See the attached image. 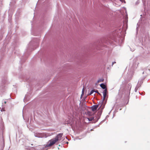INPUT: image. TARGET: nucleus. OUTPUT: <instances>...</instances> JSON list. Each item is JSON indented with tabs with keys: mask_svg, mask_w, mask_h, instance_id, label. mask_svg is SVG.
Returning a JSON list of instances; mask_svg holds the SVG:
<instances>
[{
	"mask_svg": "<svg viewBox=\"0 0 150 150\" xmlns=\"http://www.w3.org/2000/svg\"><path fill=\"white\" fill-rule=\"evenodd\" d=\"M62 134H59L55 138L49 140L48 144L45 146V147H47L52 146L57 142L58 140H60L61 139V137H62Z\"/></svg>",
	"mask_w": 150,
	"mask_h": 150,
	"instance_id": "f257e3e1",
	"label": "nucleus"
},
{
	"mask_svg": "<svg viewBox=\"0 0 150 150\" xmlns=\"http://www.w3.org/2000/svg\"><path fill=\"white\" fill-rule=\"evenodd\" d=\"M6 102H5V104H6Z\"/></svg>",
	"mask_w": 150,
	"mask_h": 150,
	"instance_id": "ddd939ff",
	"label": "nucleus"
},
{
	"mask_svg": "<svg viewBox=\"0 0 150 150\" xmlns=\"http://www.w3.org/2000/svg\"><path fill=\"white\" fill-rule=\"evenodd\" d=\"M107 89H105L103 91V100H104L106 96L107 93Z\"/></svg>",
	"mask_w": 150,
	"mask_h": 150,
	"instance_id": "7ed1b4c3",
	"label": "nucleus"
},
{
	"mask_svg": "<svg viewBox=\"0 0 150 150\" xmlns=\"http://www.w3.org/2000/svg\"><path fill=\"white\" fill-rule=\"evenodd\" d=\"M122 2H124L125 3V0H120Z\"/></svg>",
	"mask_w": 150,
	"mask_h": 150,
	"instance_id": "9d476101",
	"label": "nucleus"
},
{
	"mask_svg": "<svg viewBox=\"0 0 150 150\" xmlns=\"http://www.w3.org/2000/svg\"><path fill=\"white\" fill-rule=\"evenodd\" d=\"M96 92L98 93L99 94V95H100V94L98 92V91L97 90L96 91Z\"/></svg>",
	"mask_w": 150,
	"mask_h": 150,
	"instance_id": "9b49d317",
	"label": "nucleus"
},
{
	"mask_svg": "<svg viewBox=\"0 0 150 150\" xmlns=\"http://www.w3.org/2000/svg\"><path fill=\"white\" fill-rule=\"evenodd\" d=\"M84 88H83V89L82 91V94L81 96L83 95V94H84Z\"/></svg>",
	"mask_w": 150,
	"mask_h": 150,
	"instance_id": "6e6552de",
	"label": "nucleus"
},
{
	"mask_svg": "<svg viewBox=\"0 0 150 150\" xmlns=\"http://www.w3.org/2000/svg\"><path fill=\"white\" fill-rule=\"evenodd\" d=\"M94 92V90H92L90 92V95H91V94H92Z\"/></svg>",
	"mask_w": 150,
	"mask_h": 150,
	"instance_id": "1a4fd4ad",
	"label": "nucleus"
},
{
	"mask_svg": "<svg viewBox=\"0 0 150 150\" xmlns=\"http://www.w3.org/2000/svg\"><path fill=\"white\" fill-rule=\"evenodd\" d=\"M28 100L27 99V98L26 97V96H25L24 99V102H26Z\"/></svg>",
	"mask_w": 150,
	"mask_h": 150,
	"instance_id": "423d86ee",
	"label": "nucleus"
},
{
	"mask_svg": "<svg viewBox=\"0 0 150 150\" xmlns=\"http://www.w3.org/2000/svg\"><path fill=\"white\" fill-rule=\"evenodd\" d=\"M104 79H100L98 80V82L99 83V82H103Z\"/></svg>",
	"mask_w": 150,
	"mask_h": 150,
	"instance_id": "39448f33",
	"label": "nucleus"
},
{
	"mask_svg": "<svg viewBox=\"0 0 150 150\" xmlns=\"http://www.w3.org/2000/svg\"><path fill=\"white\" fill-rule=\"evenodd\" d=\"M116 63V62H112V65H113V64H114V63Z\"/></svg>",
	"mask_w": 150,
	"mask_h": 150,
	"instance_id": "f8f14e48",
	"label": "nucleus"
},
{
	"mask_svg": "<svg viewBox=\"0 0 150 150\" xmlns=\"http://www.w3.org/2000/svg\"><path fill=\"white\" fill-rule=\"evenodd\" d=\"M100 86L103 89H107L105 85L103 83H102L100 85Z\"/></svg>",
	"mask_w": 150,
	"mask_h": 150,
	"instance_id": "20e7f679",
	"label": "nucleus"
},
{
	"mask_svg": "<svg viewBox=\"0 0 150 150\" xmlns=\"http://www.w3.org/2000/svg\"><path fill=\"white\" fill-rule=\"evenodd\" d=\"M94 117H92L89 118V120H90L91 121V120H93L94 119Z\"/></svg>",
	"mask_w": 150,
	"mask_h": 150,
	"instance_id": "0eeeda50",
	"label": "nucleus"
},
{
	"mask_svg": "<svg viewBox=\"0 0 150 150\" xmlns=\"http://www.w3.org/2000/svg\"><path fill=\"white\" fill-rule=\"evenodd\" d=\"M98 107V105H94L91 107V109L93 111H95L96 110Z\"/></svg>",
	"mask_w": 150,
	"mask_h": 150,
	"instance_id": "f03ea898",
	"label": "nucleus"
}]
</instances>
